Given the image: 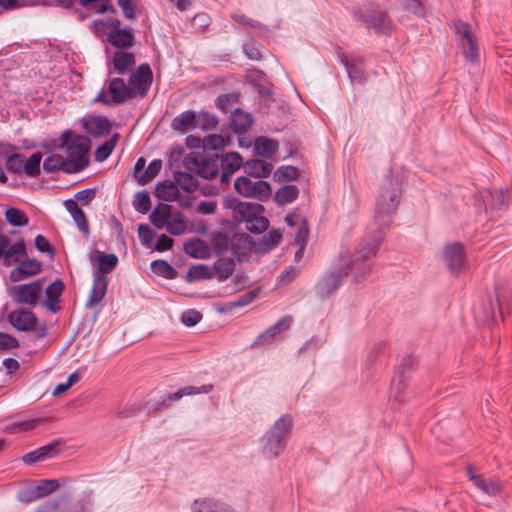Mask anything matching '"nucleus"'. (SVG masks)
<instances>
[{"label":"nucleus","mask_w":512,"mask_h":512,"mask_svg":"<svg viewBox=\"0 0 512 512\" xmlns=\"http://www.w3.org/2000/svg\"><path fill=\"white\" fill-rule=\"evenodd\" d=\"M278 142L273 139H269L266 137H258L255 139L254 150L255 153L259 156L263 157H271L278 150Z\"/></svg>","instance_id":"nucleus-39"},{"label":"nucleus","mask_w":512,"mask_h":512,"mask_svg":"<svg viewBox=\"0 0 512 512\" xmlns=\"http://www.w3.org/2000/svg\"><path fill=\"white\" fill-rule=\"evenodd\" d=\"M213 390L212 384H206L199 387L196 386H186L178 391L168 394L167 398L163 401L162 405L166 406L170 402H175L183 398L184 396H192L196 394H208Z\"/></svg>","instance_id":"nucleus-29"},{"label":"nucleus","mask_w":512,"mask_h":512,"mask_svg":"<svg viewBox=\"0 0 512 512\" xmlns=\"http://www.w3.org/2000/svg\"><path fill=\"white\" fill-rule=\"evenodd\" d=\"M83 127L91 136L100 137L109 133L111 122L108 118L103 116H92L84 122Z\"/></svg>","instance_id":"nucleus-24"},{"label":"nucleus","mask_w":512,"mask_h":512,"mask_svg":"<svg viewBox=\"0 0 512 512\" xmlns=\"http://www.w3.org/2000/svg\"><path fill=\"white\" fill-rule=\"evenodd\" d=\"M242 158L237 152H229L225 155H222L221 159H219V166L222 168L221 172V182L228 183L232 174L237 171L241 166Z\"/></svg>","instance_id":"nucleus-20"},{"label":"nucleus","mask_w":512,"mask_h":512,"mask_svg":"<svg viewBox=\"0 0 512 512\" xmlns=\"http://www.w3.org/2000/svg\"><path fill=\"white\" fill-rule=\"evenodd\" d=\"M6 221L16 227H22L28 224V217L18 208H8L5 213Z\"/></svg>","instance_id":"nucleus-50"},{"label":"nucleus","mask_w":512,"mask_h":512,"mask_svg":"<svg viewBox=\"0 0 512 512\" xmlns=\"http://www.w3.org/2000/svg\"><path fill=\"white\" fill-rule=\"evenodd\" d=\"M33 486L40 499L55 492L60 487V482L56 479H44L34 482Z\"/></svg>","instance_id":"nucleus-42"},{"label":"nucleus","mask_w":512,"mask_h":512,"mask_svg":"<svg viewBox=\"0 0 512 512\" xmlns=\"http://www.w3.org/2000/svg\"><path fill=\"white\" fill-rule=\"evenodd\" d=\"M174 180L177 187L182 188L186 192H193L198 186L196 178L188 172H175Z\"/></svg>","instance_id":"nucleus-45"},{"label":"nucleus","mask_w":512,"mask_h":512,"mask_svg":"<svg viewBox=\"0 0 512 512\" xmlns=\"http://www.w3.org/2000/svg\"><path fill=\"white\" fill-rule=\"evenodd\" d=\"M292 321V316H283L274 325L270 326L265 332L260 334L257 337L255 344L264 345L271 343L278 335L290 328Z\"/></svg>","instance_id":"nucleus-18"},{"label":"nucleus","mask_w":512,"mask_h":512,"mask_svg":"<svg viewBox=\"0 0 512 512\" xmlns=\"http://www.w3.org/2000/svg\"><path fill=\"white\" fill-rule=\"evenodd\" d=\"M57 446H58L57 442H52L45 446L37 448V449L23 455L22 461L26 465H33V464L43 461L45 459L52 458L58 453Z\"/></svg>","instance_id":"nucleus-22"},{"label":"nucleus","mask_w":512,"mask_h":512,"mask_svg":"<svg viewBox=\"0 0 512 512\" xmlns=\"http://www.w3.org/2000/svg\"><path fill=\"white\" fill-rule=\"evenodd\" d=\"M252 123L251 115L239 108L235 109L231 114L230 127L237 134L246 132L252 126Z\"/></svg>","instance_id":"nucleus-32"},{"label":"nucleus","mask_w":512,"mask_h":512,"mask_svg":"<svg viewBox=\"0 0 512 512\" xmlns=\"http://www.w3.org/2000/svg\"><path fill=\"white\" fill-rule=\"evenodd\" d=\"M485 313L487 322L494 321L496 319L497 314H499L503 318V312L498 298L489 299V310L486 311Z\"/></svg>","instance_id":"nucleus-62"},{"label":"nucleus","mask_w":512,"mask_h":512,"mask_svg":"<svg viewBox=\"0 0 512 512\" xmlns=\"http://www.w3.org/2000/svg\"><path fill=\"white\" fill-rule=\"evenodd\" d=\"M202 319V314L194 309L186 310L182 313L181 321L187 327H192L199 323Z\"/></svg>","instance_id":"nucleus-60"},{"label":"nucleus","mask_w":512,"mask_h":512,"mask_svg":"<svg viewBox=\"0 0 512 512\" xmlns=\"http://www.w3.org/2000/svg\"><path fill=\"white\" fill-rule=\"evenodd\" d=\"M292 424L293 420L290 415H282L261 437L260 452L266 459H275L284 451Z\"/></svg>","instance_id":"nucleus-2"},{"label":"nucleus","mask_w":512,"mask_h":512,"mask_svg":"<svg viewBox=\"0 0 512 512\" xmlns=\"http://www.w3.org/2000/svg\"><path fill=\"white\" fill-rule=\"evenodd\" d=\"M233 273V265L229 262H220L216 266V271H200L201 277L212 278L215 277L218 281L222 282L229 278Z\"/></svg>","instance_id":"nucleus-41"},{"label":"nucleus","mask_w":512,"mask_h":512,"mask_svg":"<svg viewBox=\"0 0 512 512\" xmlns=\"http://www.w3.org/2000/svg\"><path fill=\"white\" fill-rule=\"evenodd\" d=\"M403 375L401 374L398 378H394L391 383V394L390 398L397 403H403L404 398L402 396L404 389Z\"/></svg>","instance_id":"nucleus-56"},{"label":"nucleus","mask_w":512,"mask_h":512,"mask_svg":"<svg viewBox=\"0 0 512 512\" xmlns=\"http://www.w3.org/2000/svg\"><path fill=\"white\" fill-rule=\"evenodd\" d=\"M236 192L246 198H256L264 201L271 195L272 189L267 181L262 179L252 180L248 176H240L234 181Z\"/></svg>","instance_id":"nucleus-10"},{"label":"nucleus","mask_w":512,"mask_h":512,"mask_svg":"<svg viewBox=\"0 0 512 512\" xmlns=\"http://www.w3.org/2000/svg\"><path fill=\"white\" fill-rule=\"evenodd\" d=\"M156 197L164 201H174L179 196V190L175 180H165L157 185Z\"/></svg>","instance_id":"nucleus-37"},{"label":"nucleus","mask_w":512,"mask_h":512,"mask_svg":"<svg viewBox=\"0 0 512 512\" xmlns=\"http://www.w3.org/2000/svg\"><path fill=\"white\" fill-rule=\"evenodd\" d=\"M246 173L256 179L266 178L272 171V164L261 159H251L243 164Z\"/></svg>","instance_id":"nucleus-30"},{"label":"nucleus","mask_w":512,"mask_h":512,"mask_svg":"<svg viewBox=\"0 0 512 512\" xmlns=\"http://www.w3.org/2000/svg\"><path fill=\"white\" fill-rule=\"evenodd\" d=\"M468 475L473 484L487 495L496 496L500 493L501 486L498 482L473 474L471 467H468Z\"/></svg>","instance_id":"nucleus-31"},{"label":"nucleus","mask_w":512,"mask_h":512,"mask_svg":"<svg viewBox=\"0 0 512 512\" xmlns=\"http://www.w3.org/2000/svg\"><path fill=\"white\" fill-rule=\"evenodd\" d=\"M344 64L347 74L352 82L363 83L366 80V76L364 70L362 69L360 63L358 61L348 59L342 60Z\"/></svg>","instance_id":"nucleus-43"},{"label":"nucleus","mask_w":512,"mask_h":512,"mask_svg":"<svg viewBox=\"0 0 512 512\" xmlns=\"http://www.w3.org/2000/svg\"><path fill=\"white\" fill-rule=\"evenodd\" d=\"M133 207L139 213H147L151 208L149 193L146 191L137 192L134 196Z\"/></svg>","instance_id":"nucleus-53"},{"label":"nucleus","mask_w":512,"mask_h":512,"mask_svg":"<svg viewBox=\"0 0 512 512\" xmlns=\"http://www.w3.org/2000/svg\"><path fill=\"white\" fill-rule=\"evenodd\" d=\"M60 148L64 149L66 153L67 169H65V173L80 172L89 164L90 140L87 137L73 135L70 130H66L61 135Z\"/></svg>","instance_id":"nucleus-1"},{"label":"nucleus","mask_w":512,"mask_h":512,"mask_svg":"<svg viewBox=\"0 0 512 512\" xmlns=\"http://www.w3.org/2000/svg\"><path fill=\"white\" fill-rule=\"evenodd\" d=\"M229 207L232 209L233 219L236 222L244 223L246 229L251 233L260 234L268 228L269 221L263 215L262 204L233 200Z\"/></svg>","instance_id":"nucleus-3"},{"label":"nucleus","mask_w":512,"mask_h":512,"mask_svg":"<svg viewBox=\"0 0 512 512\" xmlns=\"http://www.w3.org/2000/svg\"><path fill=\"white\" fill-rule=\"evenodd\" d=\"M152 81L153 73L149 64H140L129 77V87L133 97H145L148 94Z\"/></svg>","instance_id":"nucleus-13"},{"label":"nucleus","mask_w":512,"mask_h":512,"mask_svg":"<svg viewBox=\"0 0 512 512\" xmlns=\"http://www.w3.org/2000/svg\"><path fill=\"white\" fill-rule=\"evenodd\" d=\"M184 252L198 259L206 258L209 254V247L202 239H192L184 243Z\"/></svg>","instance_id":"nucleus-38"},{"label":"nucleus","mask_w":512,"mask_h":512,"mask_svg":"<svg viewBox=\"0 0 512 512\" xmlns=\"http://www.w3.org/2000/svg\"><path fill=\"white\" fill-rule=\"evenodd\" d=\"M108 287V278L107 276H94L93 275V285L86 302V307L91 308L94 305L100 303L107 292Z\"/></svg>","instance_id":"nucleus-25"},{"label":"nucleus","mask_w":512,"mask_h":512,"mask_svg":"<svg viewBox=\"0 0 512 512\" xmlns=\"http://www.w3.org/2000/svg\"><path fill=\"white\" fill-rule=\"evenodd\" d=\"M8 320L18 331H33L37 340L43 339L47 334L46 324L38 325V319L32 311L26 309L13 310L8 315Z\"/></svg>","instance_id":"nucleus-9"},{"label":"nucleus","mask_w":512,"mask_h":512,"mask_svg":"<svg viewBox=\"0 0 512 512\" xmlns=\"http://www.w3.org/2000/svg\"><path fill=\"white\" fill-rule=\"evenodd\" d=\"M196 113L186 110L177 115L171 122V128L180 133H184L189 129L196 128Z\"/></svg>","instance_id":"nucleus-33"},{"label":"nucleus","mask_w":512,"mask_h":512,"mask_svg":"<svg viewBox=\"0 0 512 512\" xmlns=\"http://www.w3.org/2000/svg\"><path fill=\"white\" fill-rule=\"evenodd\" d=\"M117 4L127 19H135L137 17L136 6L133 0H117Z\"/></svg>","instance_id":"nucleus-63"},{"label":"nucleus","mask_w":512,"mask_h":512,"mask_svg":"<svg viewBox=\"0 0 512 512\" xmlns=\"http://www.w3.org/2000/svg\"><path fill=\"white\" fill-rule=\"evenodd\" d=\"M135 35L129 29H114L107 33L106 42L117 50H127L134 46Z\"/></svg>","instance_id":"nucleus-16"},{"label":"nucleus","mask_w":512,"mask_h":512,"mask_svg":"<svg viewBox=\"0 0 512 512\" xmlns=\"http://www.w3.org/2000/svg\"><path fill=\"white\" fill-rule=\"evenodd\" d=\"M351 265V260L345 264L339 257L338 264L326 271L318 280L315 286L316 295L320 299H327L338 290L344 278L348 276L353 278Z\"/></svg>","instance_id":"nucleus-5"},{"label":"nucleus","mask_w":512,"mask_h":512,"mask_svg":"<svg viewBox=\"0 0 512 512\" xmlns=\"http://www.w3.org/2000/svg\"><path fill=\"white\" fill-rule=\"evenodd\" d=\"M183 165L186 170L195 172L203 179H213L219 174V157L217 153L204 157L201 153L192 152L185 156Z\"/></svg>","instance_id":"nucleus-7"},{"label":"nucleus","mask_w":512,"mask_h":512,"mask_svg":"<svg viewBox=\"0 0 512 512\" xmlns=\"http://www.w3.org/2000/svg\"><path fill=\"white\" fill-rule=\"evenodd\" d=\"M232 19L236 23L241 24L247 28L264 30V31L267 30L265 25L261 24L259 21L251 19L243 14H233Z\"/></svg>","instance_id":"nucleus-58"},{"label":"nucleus","mask_w":512,"mask_h":512,"mask_svg":"<svg viewBox=\"0 0 512 512\" xmlns=\"http://www.w3.org/2000/svg\"><path fill=\"white\" fill-rule=\"evenodd\" d=\"M43 169L46 172H52L57 169L65 172L67 166L65 165V159L59 154H50L43 161Z\"/></svg>","instance_id":"nucleus-51"},{"label":"nucleus","mask_w":512,"mask_h":512,"mask_svg":"<svg viewBox=\"0 0 512 512\" xmlns=\"http://www.w3.org/2000/svg\"><path fill=\"white\" fill-rule=\"evenodd\" d=\"M257 296L258 292L256 290L248 291L247 293L239 296L236 300L229 302L227 305L229 309L244 307L252 303Z\"/></svg>","instance_id":"nucleus-57"},{"label":"nucleus","mask_w":512,"mask_h":512,"mask_svg":"<svg viewBox=\"0 0 512 512\" xmlns=\"http://www.w3.org/2000/svg\"><path fill=\"white\" fill-rule=\"evenodd\" d=\"M229 143L227 136L211 134L206 136L202 141L204 151H217L225 147Z\"/></svg>","instance_id":"nucleus-47"},{"label":"nucleus","mask_w":512,"mask_h":512,"mask_svg":"<svg viewBox=\"0 0 512 512\" xmlns=\"http://www.w3.org/2000/svg\"><path fill=\"white\" fill-rule=\"evenodd\" d=\"M452 28L465 60L470 63L477 62L479 59V48L470 25L461 20H455L452 23Z\"/></svg>","instance_id":"nucleus-8"},{"label":"nucleus","mask_w":512,"mask_h":512,"mask_svg":"<svg viewBox=\"0 0 512 512\" xmlns=\"http://www.w3.org/2000/svg\"><path fill=\"white\" fill-rule=\"evenodd\" d=\"M299 195V188L297 185L289 184L279 188L274 195V201L279 206L292 203Z\"/></svg>","instance_id":"nucleus-36"},{"label":"nucleus","mask_w":512,"mask_h":512,"mask_svg":"<svg viewBox=\"0 0 512 512\" xmlns=\"http://www.w3.org/2000/svg\"><path fill=\"white\" fill-rule=\"evenodd\" d=\"M379 245L380 240L374 239L363 245L359 252L346 250L340 253L339 257L345 264L349 263L350 260L352 262L353 282L359 283L369 276L372 265L368 260L376 255Z\"/></svg>","instance_id":"nucleus-4"},{"label":"nucleus","mask_w":512,"mask_h":512,"mask_svg":"<svg viewBox=\"0 0 512 512\" xmlns=\"http://www.w3.org/2000/svg\"><path fill=\"white\" fill-rule=\"evenodd\" d=\"M213 390L212 384H206L199 387L196 386H186L178 391L168 394L167 398L163 401L162 405L166 406L170 402H175L183 398L184 396H192L196 394H208Z\"/></svg>","instance_id":"nucleus-28"},{"label":"nucleus","mask_w":512,"mask_h":512,"mask_svg":"<svg viewBox=\"0 0 512 512\" xmlns=\"http://www.w3.org/2000/svg\"><path fill=\"white\" fill-rule=\"evenodd\" d=\"M64 290V283L60 279H56L45 289L46 301L44 306L52 313H56L59 309L58 303Z\"/></svg>","instance_id":"nucleus-26"},{"label":"nucleus","mask_w":512,"mask_h":512,"mask_svg":"<svg viewBox=\"0 0 512 512\" xmlns=\"http://www.w3.org/2000/svg\"><path fill=\"white\" fill-rule=\"evenodd\" d=\"M443 260L445 266L453 275L462 274L469 267L464 246L457 242L448 244L443 248Z\"/></svg>","instance_id":"nucleus-12"},{"label":"nucleus","mask_w":512,"mask_h":512,"mask_svg":"<svg viewBox=\"0 0 512 512\" xmlns=\"http://www.w3.org/2000/svg\"><path fill=\"white\" fill-rule=\"evenodd\" d=\"M25 254L26 246L22 238L15 243H11L7 236L0 233V258L18 260Z\"/></svg>","instance_id":"nucleus-17"},{"label":"nucleus","mask_w":512,"mask_h":512,"mask_svg":"<svg viewBox=\"0 0 512 512\" xmlns=\"http://www.w3.org/2000/svg\"><path fill=\"white\" fill-rule=\"evenodd\" d=\"M5 165L8 171L21 173L24 166V156L18 153L8 155L5 160Z\"/></svg>","instance_id":"nucleus-55"},{"label":"nucleus","mask_w":512,"mask_h":512,"mask_svg":"<svg viewBox=\"0 0 512 512\" xmlns=\"http://www.w3.org/2000/svg\"><path fill=\"white\" fill-rule=\"evenodd\" d=\"M43 292L41 280L14 286L10 290V296L20 304L34 306L37 304Z\"/></svg>","instance_id":"nucleus-14"},{"label":"nucleus","mask_w":512,"mask_h":512,"mask_svg":"<svg viewBox=\"0 0 512 512\" xmlns=\"http://www.w3.org/2000/svg\"><path fill=\"white\" fill-rule=\"evenodd\" d=\"M40 270L41 264L37 260H24L11 271L10 279L13 282H18L39 273Z\"/></svg>","instance_id":"nucleus-27"},{"label":"nucleus","mask_w":512,"mask_h":512,"mask_svg":"<svg viewBox=\"0 0 512 512\" xmlns=\"http://www.w3.org/2000/svg\"><path fill=\"white\" fill-rule=\"evenodd\" d=\"M64 206L65 209L70 213L78 229L83 233L84 236L88 237L90 234V228L84 211L73 199L65 200Z\"/></svg>","instance_id":"nucleus-23"},{"label":"nucleus","mask_w":512,"mask_h":512,"mask_svg":"<svg viewBox=\"0 0 512 512\" xmlns=\"http://www.w3.org/2000/svg\"><path fill=\"white\" fill-rule=\"evenodd\" d=\"M161 168L162 161L160 159H154L141 174H137L138 183L145 185L158 175Z\"/></svg>","instance_id":"nucleus-48"},{"label":"nucleus","mask_w":512,"mask_h":512,"mask_svg":"<svg viewBox=\"0 0 512 512\" xmlns=\"http://www.w3.org/2000/svg\"><path fill=\"white\" fill-rule=\"evenodd\" d=\"M282 240V233L275 229V230H271L268 232V234H266L262 241L264 243V249L265 250H271L273 249L274 247H276Z\"/></svg>","instance_id":"nucleus-59"},{"label":"nucleus","mask_w":512,"mask_h":512,"mask_svg":"<svg viewBox=\"0 0 512 512\" xmlns=\"http://www.w3.org/2000/svg\"><path fill=\"white\" fill-rule=\"evenodd\" d=\"M107 96L104 90H101L95 97L94 102L102 103L106 106H113L124 103L128 99L132 98L131 88L129 84H126L122 78L115 77L109 81Z\"/></svg>","instance_id":"nucleus-11"},{"label":"nucleus","mask_w":512,"mask_h":512,"mask_svg":"<svg viewBox=\"0 0 512 512\" xmlns=\"http://www.w3.org/2000/svg\"><path fill=\"white\" fill-rule=\"evenodd\" d=\"M19 341L13 335L0 332V351H7L19 347Z\"/></svg>","instance_id":"nucleus-61"},{"label":"nucleus","mask_w":512,"mask_h":512,"mask_svg":"<svg viewBox=\"0 0 512 512\" xmlns=\"http://www.w3.org/2000/svg\"><path fill=\"white\" fill-rule=\"evenodd\" d=\"M41 159V153H33L26 161L24 160L23 172L30 177L38 176L40 174Z\"/></svg>","instance_id":"nucleus-49"},{"label":"nucleus","mask_w":512,"mask_h":512,"mask_svg":"<svg viewBox=\"0 0 512 512\" xmlns=\"http://www.w3.org/2000/svg\"><path fill=\"white\" fill-rule=\"evenodd\" d=\"M274 177L277 181H293L298 177V170L290 165L281 166L274 172Z\"/></svg>","instance_id":"nucleus-54"},{"label":"nucleus","mask_w":512,"mask_h":512,"mask_svg":"<svg viewBox=\"0 0 512 512\" xmlns=\"http://www.w3.org/2000/svg\"><path fill=\"white\" fill-rule=\"evenodd\" d=\"M196 128L211 130L218 125V118L209 112H199L196 114Z\"/></svg>","instance_id":"nucleus-52"},{"label":"nucleus","mask_w":512,"mask_h":512,"mask_svg":"<svg viewBox=\"0 0 512 512\" xmlns=\"http://www.w3.org/2000/svg\"><path fill=\"white\" fill-rule=\"evenodd\" d=\"M172 215L171 206L162 204L156 207L150 214V221L157 229H163L168 224L170 216Z\"/></svg>","instance_id":"nucleus-35"},{"label":"nucleus","mask_w":512,"mask_h":512,"mask_svg":"<svg viewBox=\"0 0 512 512\" xmlns=\"http://www.w3.org/2000/svg\"><path fill=\"white\" fill-rule=\"evenodd\" d=\"M39 423H40L39 419H31V420L17 422L11 426V431L12 432L29 431V430L36 428Z\"/></svg>","instance_id":"nucleus-64"},{"label":"nucleus","mask_w":512,"mask_h":512,"mask_svg":"<svg viewBox=\"0 0 512 512\" xmlns=\"http://www.w3.org/2000/svg\"><path fill=\"white\" fill-rule=\"evenodd\" d=\"M186 222L184 220V217L181 213H172L170 216V219L168 221V224L166 225L165 229L168 233L171 235L179 236L185 233L186 231Z\"/></svg>","instance_id":"nucleus-46"},{"label":"nucleus","mask_w":512,"mask_h":512,"mask_svg":"<svg viewBox=\"0 0 512 512\" xmlns=\"http://www.w3.org/2000/svg\"><path fill=\"white\" fill-rule=\"evenodd\" d=\"M136 63L135 54L127 50H116L112 56L110 67L118 74L130 71Z\"/></svg>","instance_id":"nucleus-19"},{"label":"nucleus","mask_w":512,"mask_h":512,"mask_svg":"<svg viewBox=\"0 0 512 512\" xmlns=\"http://www.w3.org/2000/svg\"><path fill=\"white\" fill-rule=\"evenodd\" d=\"M354 16L357 20L365 22L368 26L384 34L390 33L392 29L391 20L385 12L377 11L364 14L362 11H355Z\"/></svg>","instance_id":"nucleus-15"},{"label":"nucleus","mask_w":512,"mask_h":512,"mask_svg":"<svg viewBox=\"0 0 512 512\" xmlns=\"http://www.w3.org/2000/svg\"><path fill=\"white\" fill-rule=\"evenodd\" d=\"M192 512H238L227 503L213 498L197 499L192 504Z\"/></svg>","instance_id":"nucleus-21"},{"label":"nucleus","mask_w":512,"mask_h":512,"mask_svg":"<svg viewBox=\"0 0 512 512\" xmlns=\"http://www.w3.org/2000/svg\"><path fill=\"white\" fill-rule=\"evenodd\" d=\"M151 270L158 276L166 279H174L177 276L176 269L166 260H154L151 263Z\"/></svg>","instance_id":"nucleus-44"},{"label":"nucleus","mask_w":512,"mask_h":512,"mask_svg":"<svg viewBox=\"0 0 512 512\" xmlns=\"http://www.w3.org/2000/svg\"><path fill=\"white\" fill-rule=\"evenodd\" d=\"M93 263L98 265V270L95 271L94 276H106V274L112 272L117 266L118 257L113 253L105 254L98 251V255L94 259Z\"/></svg>","instance_id":"nucleus-34"},{"label":"nucleus","mask_w":512,"mask_h":512,"mask_svg":"<svg viewBox=\"0 0 512 512\" xmlns=\"http://www.w3.org/2000/svg\"><path fill=\"white\" fill-rule=\"evenodd\" d=\"M401 191L397 187L384 188L376 201L375 221L379 229H388L391 224V217L395 213L400 199Z\"/></svg>","instance_id":"nucleus-6"},{"label":"nucleus","mask_w":512,"mask_h":512,"mask_svg":"<svg viewBox=\"0 0 512 512\" xmlns=\"http://www.w3.org/2000/svg\"><path fill=\"white\" fill-rule=\"evenodd\" d=\"M119 139H120L119 133H114L108 140H106L102 145H100L95 150V153H94L95 160L97 162L105 161L113 152Z\"/></svg>","instance_id":"nucleus-40"}]
</instances>
